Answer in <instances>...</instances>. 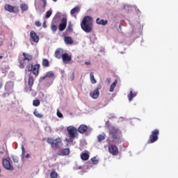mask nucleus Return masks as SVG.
Listing matches in <instances>:
<instances>
[{"mask_svg":"<svg viewBox=\"0 0 178 178\" xmlns=\"http://www.w3.org/2000/svg\"><path fill=\"white\" fill-rule=\"evenodd\" d=\"M108 129L109 131V136L111 137V138H113V143H115V144H119V143L122 142V132H120L118 128L111 126L108 127Z\"/></svg>","mask_w":178,"mask_h":178,"instance_id":"f257e3e1","label":"nucleus"},{"mask_svg":"<svg viewBox=\"0 0 178 178\" xmlns=\"http://www.w3.org/2000/svg\"><path fill=\"white\" fill-rule=\"evenodd\" d=\"M81 27L85 33H91L92 31V18L90 16L84 17L81 22Z\"/></svg>","mask_w":178,"mask_h":178,"instance_id":"f03ea898","label":"nucleus"},{"mask_svg":"<svg viewBox=\"0 0 178 178\" xmlns=\"http://www.w3.org/2000/svg\"><path fill=\"white\" fill-rule=\"evenodd\" d=\"M67 131L68 132L69 138H65L66 141L67 143H73V140L76 137L78 133H77V129L73 126H70L67 128Z\"/></svg>","mask_w":178,"mask_h":178,"instance_id":"7ed1b4c3","label":"nucleus"},{"mask_svg":"<svg viewBox=\"0 0 178 178\" xmlns=\"http://www.w3.org/2000/svg\"><path fill=\"white\" fill-rule=\"evenodd\" d=\"M159 136V129H154L152 131V134L149 136V138L147 141L148 144H152L158 141Z\"/></svg>","mask_w":178,"mask_h":178,"instance_id":"20e7f679","label":"nucleus"},{"mask_svg":"<svg viewBox=\"0 0 178 178\" xmlns=\"http://www.w3.org/2000/svg\"><path fill=\"white\" fill-rule=\"evenodd\" d=\"M47 141L48 144H50L52 148H58V147H59V144L62 143V139H60V138H57L56 139L48 138Z\"/></svg>","mask_w":178,"mask_h":178,"instance_id":"39448f33","label":"nucleus"},{"mask_svg":"<svg viewBox=\"0 0 178 178\" xmlns=\"http://www.w3.org/2000/svg\"><path fill=\"white\" fill-rule=\"evenodd\" d=\"M78 131L81 133V134L86 133V136H88V134L92 131V128L87 127L86 124H81L78 128Z\"/></svg>","mask_w":178,"mask_h":178,"instance_id":"423d86ee","label":"nucleus"},{"mask_svg":"<svg viewBox=\"0 0 178 178\" xmlns=\"http://www.w3.org/2000/svg\"><path fill=\"white\" fill-rule=\"evenodd\" d=\"M10 162H12V160H10V158L7 157L6 159H3V166L5 169L7 170H15V168L10 164Z\"/></svg>","mask_w":178,"mask_h":178,"instance_id":"0eeeda50","label":"nucleus"},{"mask_svg":"<svg viewBox=\"0 0 178 178\" xmlns=\"http://www.w3.org/2000/svg\"><path fill=\"white\" fill-rule=\"evenodd\" d=\"M29 72H32L35 74V76H38L40 73V64H36L33 65V64H30L28 67Z\"/></svg>","mask_w":178,"mask_h":178,"instance_id":"6e6552de","label":"nucleus"},{"mask_svg":"<svg viewBox=\"0 0 178 178\" xmlns=\"http://www.w3.org/2000/svg\"><path fill=\"white\" fill-rule=\"evenodd\" d=\"M29 86L25 88L26 92H31L33 91V85L34 84V78L31 76L29 77L28 81Z\"/></svg>","mask_w":178,"mask_h":178,"instance_id":"1a4fd4ad","label":"nucleus"},{"mask_svg":"<svg viewBox=\"0 0 178 178\" xmlns=\"http://www.w3.org/2000/svg\"><path fill=\"white\" fill-rule=\"evenodd\" d=\"M4 8L7 12H10V13H17L19 12L17 6H10V4H6Z\"/></svg>","mask_w":178,"mask_h":178,"instance_id":"9d476101","label":"nucleus"},{"mask_svg":"<svg viewBox=\"0 0 178 178\" xmlns=\"http://www.w3.org/2000/svg\"><path fill=\"white\" fill-rule=\"evenodd\" d=\"M102 88V86L98 85L97 88L93 91L90 93V95L93 99H97L98 97H99V90Z\"/></svg>","mask_w":178,"mask_h":178,"instance_id":"9b49d317","label":"nucleus"},{"mask_svg":"<svg viewBox=\"0 0 178 178\" xmlns=\"http://www.w3.org/2000/svg\"><path fill=\"white\" fill-rule=\"evenodd\" d=\"M21 149H22L21 159L22 162H24L26 159H29L31 155L29 153L26 154V149H24V145H22Z\"/></svg>","mask_w":178,"mask_h":178,"instance_id":"f8f14e48","label":"nucleus"},{"mask_svg":"<svg viewBox=\"0 0 178 178\" xmlns=\"http://www.w3.org/2000/svg\"><path fill=\"white\" fill-rule=\"evenodd\" d=\"M108 152L112 155H118L119 154V149H118V146L115 145H108Z\"/></svg>","mask_w":178,"mask_h":178,"instance_id":"ddd939ff","label":"nucleus"},{"mask_svg":"<svg viewBox=\"0 0 178 178\" xmlns=\"http://www.w3.org/2000/svg\"><path fill=\"white\" fill-rule=\"evenodd\" d=\"M41 2L43 3V9L47 8V0H35V7L38 12L40 6H41Z\"/></svg>","mask_w":178,"mask_h":178,"instance_id":"4468645a","label":"nucleus"},{"mask_svg":"<svg viewBox=\"0 0 178 178\" xmlns=\"http://www.w3.org/2000/svg\"><path fill=\"white\" fill-rule=\"evenodd\" d=\"M61 59L65 65H67V63L72 61V55H69L67 53H64Z\"/></svg>","mask_w":178,"mask_h":178,"instance_id":"2eb2a0df","label":"nucleus"},{"mask_svg":"<svg viewBox=\"0 0 178 178\" xmlns=\"http://www.w3.org/2000/svg\"><path fill=\"white\" fill-rule=\"evenodd\" d=\"M30 41H33V42H38L40 41V37H38V35L34 31L30 32Z\"/></svg>","mask_w":178,"mask_h":178,"instance_id":"dca6fc26","label":"nucleus"},{"mask_svg":"<svg viewBox=\"0 0 178 178\" xmlns=\"http://www.w3.org/2000/svg\"><path fill=\"white\" fill-rule=\"evenodd\" d=\"M67 24V19L66 18H63L61 19V23L58 26V29L60 31H63L66 29Z\"/></svg>","mask_w":178,"mask_h":178,"instance_id":"f3484780","label":"nucleus"},{"mask_svg":"<svg viewBox=\"0 0 178 178\" xmlns=\"http://www.w3.org/2000/svg\"><path fill=\"white\" fill-rule=\"evenodd\" d=\"M65 53L63 52V49H57L55 51V58H56V59H62V56H63V54Z\"/></svg>","mask_w":178,"mask_h":178,"instance_id":"a211bd4d","label":"nucleus"},{"mask_svg":"<svg viewBox=\"0 0 178 178\" xmlns=\"http://www.w3.org/2000/svg\"><path fill=\"white\" fill-rule=\"evenodd\" d=\"M47 77H49V79H54V77H55V74H54V72L49 71L46 72L45 75L40 79V81H42L43 80H45Z\"/></svg>","mask_w":178,"mask_h":178,"instance_id":"6ab92c4d","label":"nucleus"},{"mask_svg":"<svg viewBox=\"0 0 178 178\" xmlns=\"http://www.w3.org/2000/svg\"><path fill=\"white\" fill-rule=\"evenodd\" d=\"M79 12H80V7L76 6L70 10V15L71 16H72V17H75L76 19L77 17V13H79Z\"/></svg>","mask_w":178,"mask_h":178,"instance_id":"aec40b11","label":"nucleus"},{"mask_svg":"<svg viewBox=\"0 0 178 178\" xmlns=\"http://www.w3.org/2000/svg\"><path fill=\"white\" fill-rule=\"evenodd\" d=\"M81 159H82V161H88V159H90V154H88V152H82L81 154Z\"/></svg>","mask_w":178,"mask_h":178,"instance_id":"412c9836","label":"nucleus"},{"mask_svg":"<svg viewBox=\"0 0 178 178\" xmlns=\"http://www.w3.org/2000/svg\"><path fill=\"white\" fill-rule=\"evenodd\" d=\"M96 23L97 24H100L102 26H106V24H108V20L97 18Z\"/></svg>","mask_w":178,"mask_h":178,"instance_id":"4be33fe9","label":"nucleus"},{"mask_svg":"<svg viewBox=\"0 0 178 178\" xmlns=\"http://www.w3.org/2000/svg\"><path fill=\"white\" fill-rule=\"evenodd\" d=\"M13 81H8L6 83L5 88L6 91H10V90H13Z\"/></svg>","mask_w":178,"mask_h":178,"instance_id":"5701e85b","label":"nucleus"},{"mask_svg":"<svg viewBox=\"0 0 178 178\" xmlns=\"http://www.w3.org/2000/svg\"><path fill=\"white\" fill-rule=\"evenodd\" d=\"M64 41L65 44H67V45H72V44H73V39H72V38L69 36L65 37Z\"/></svg>","mask_w":178,"mask_h":178,"instance_id":"b1692460","label":"nucleus"},{"mask_svg":"<svg viewBox=\"0 0 178 178\" xmlns=\"http://www.w3.org/2000/svg\"><path fill=\"white\" fill-rule=\"evenodd\" d=\"M23 56H24L23 59L24 60L30 61L33 59V56H31V54H29L27 53H23Z\"/></svg>","mask_w":178,"mask_h":178,"instance_id":"393cba45","label":"nucleus"},{"mask_svg":"<svg viewBox=\"0 0 178 178\" xmlns=\"http://www.w3.org/2000/svg\"><path fill=\"white\" fill-rule=\"evenodd\" d=\"M20 9L22 10V13L27 12V10H29V5H27L25 3H23L20 5Z\"/></svg>","mask_w":178,"mask_h":178,"instance_id":"a878e982","label":"nucleus"},{"mask_svg":"<svg viewBox=\"0 0 178 178\" xmlns=\"http://www.w3.org/2000/svg\"><path fill=\"white\" fill-rule=\"evenodd\" d=\"M70 154V149L69 148L63 149L61 151V154H59V155H62L63 156H65L66 155H69Z\"/></svg>","mask_w":178,"mask_h":178,"instance_id":"bb28decb","label":"nucleus"},{"mask_svg":"<svg viewBox=\"0 0 178 178\" xmlns=\"http://www.w3.org/2000/svg\"><path fill=\"white\" fill-rule=\"evenodd\" d=\"M118 85V79H115V81L110 86V92H113L115 87Z\"/></svg>","mask_w":178,"mask_h":178,"instance_id":"cd10ccee","label":"nucleus"},{"mask_svg":"<svg viewBox=\"0 0 178 178\" xmlns=\"http://www.w3.org/2000/svg\"><path fill=\"white\" fill-rule=\"evenodd\" d=\"M90 79L92 84H97V79L94 77V72L90 73Z\"/></svg>","mask_w":178,"mask_h":178,"instance_id":"c85d7f7f","label":"nucleus"},{"mask_svg":"<svg viewBox=\"0 0 178 178\" xmlns=\"http://www.w3.org/2000/svg\"><path fill=\"white\" fill-rule=\"evenodd\" d=\"M136 96L137 92H133V90H131L129 95H128L129 101H132L133 98Z\"/></svg>","mask_w":178,"mask_h":178,"instance_id":"c756f323","label":"nucleus"},{"mask_svg":"<svg viewBox=\"0 0 178 178\" xmlns=\"http://www.w3.org/2000/svg\"><path fill=\"white\" fill-rule=\"evenodd\" d=\"M105 138H106V135L104 133L99 134L97 136V140L99 143H101V141H103V140H105Z\"/></svg>","mask_w":178,"mask_h":178,"instance_id":"7c9ffc66","label":"nucleus"},{"mask_svg":"<svg viewBox=\"0 0 178 178\" xmlns=\"http://www.w3.org/2000/svg\"><path fill=\"white\" fill-rule=\"evenodd\" d=\"M42 65L44 67H49V61L47 59L44 58V59L42 60Z\"/></svg>","mask_w":178,"mask_h":178,"instance_id":"2f4dec72","label":"nucleus"},{"mask_svg":"<svg viewBox=\"0 0 178 178\" xmlns=\"http://www.w3.org/2000/svg\"><path fill=\"white\" fill-rule=\"evenodd\" d=\"M6 154V156H9V152H8V148L3 147V149L0 151V155Z\"/></svg>","mask_w":178,"mask_h":178,"instance_id":"473e14b6","label":"nucleus"},{"mask_svg":"<svg viewBox=\"0 0 178 178\" xmlns=\"http://www.w3.org/2000/svg\"><path fill=\"white\" fill-rule=\"evenodd\" d=\"M33 115H34L36 118H38L39 119H41V118H42V117L44 116V115H42V114L38 113V112L37 111V110H35V111H33Z\"/></svg>","mask_w":178,"mask_h":178,"instance_id":"72a5a7b5","label":"nucleus"},{"mask_svg":"<svg viewBox=\"0 0 178 178\" xmlns=\"http://www.w3.org/2000/svg\"><path fill=\"white\" fill-rule=\"evenodd\" d=\"M93 165H98L99 163V160L97 159V156H94L91 159Z\"/></svg>","mask_w":178,"mask_h":178,"instance_id":"f704fd0d","label":"nucleus"},{"mask_svg":"<svg viewBox=\"0 0 178 178\" xmlns=\"http://www.w3.org/2000/svg\"><path fill=\"white\" fill-rule=\"evenodd\" d=\"M58 172H56V171H52L51 173H50V177L51 178H58Z\"/></svg>","mask_w":178,"mask_h":178,"instance_id":"c9c22d12","label":"nucleus"},{"mask_svg":"<svg viewBox=\"0 0 178 178\" xmlns=\"http://www.w3.org/2000/svg\"><path fill=\"white\" fill-rule=\"evenodd\" d=\"M124 9H125L127 12H130L132 9V7L129 4H126L124 6Z\"/></svg>","mask_w":178,"mask_h":178,"instance_id":"e433bc0d","label":"nucleus"},{"mask_svg":"<svg viewBox=\"0 0 178 178\" xmlns=\"http://www.w3.org/2000/svg\"><path fill=\"white\" fill-rule=\"evenodd\" d=\"M52 15V10H49L46 13V19H49Z\"/></svg>","mask_w":178,"mask_h":178,"instance_id":"4c0bfd02","label":"nucleus"},{"mask_svg":"<svg viewBox=\"0 0 178 178\" xmlns=\"http://www.w3.org/2000/svg\"><path fill=\"white\" fill-rule=\"evenodd\" d=\"M24 62L25 60L24 59L19 60V67L20 69H24Z\"/></svg>","mask_w":178,"mask_h":178,"instance_id":"58836bf2","label":"nucleus"},{"mask_svg":"<svg viewBox=\"0 0 178 178\" xmlns=\"http://www.w3.org/2000/svg\"><path fill=\"white\" fill-rule=\"evenodd\" d=\"M33 106H40V101L38 99L33 100Z\"/></svg>","mask_w":178,"mask_h":178,"instance_id":"ea45409f","label":"nucleus"},{"mask_svg":"<svg viewBox=\"0 0 178 178\" xmlns=\"http://www.w3.org/2000/svg\"><path fill=\"white\" fill-rule=\"evenodd\" d=\"M44 130L45 131H47V133H51V131H52V128L49 126H47L45 127Z\"/></svg>","mask_w":178,"mask_h":178,"instance_id":"a19ab883","label":"nucleus"},{"mask_svg":"<svg viewBox=\"0 0 178 178\" xmlns=\"http://www.w3.org/2000/svg\"><path fill=\"white\" fill-rule=\"evenodd\" d=\"M12 159L15 163H17V162H19V158H17V156H12Z\"/></svg>","mask_w":178,"mask_h":178,"instance_id":"79ce46f5","label":"nucleus"},{"mask_svg":"<svg viewBox=\"0 0 178 178\" xmlns=\"http://www.w3.org/2000/svg\"><path fill=\"white\" fill-rule=\"evenodd\" d=\"M74 72H72V74L69 78L70 81H74Z\"/></svg>","mask_w":178,"mask_h":178,"instance_id":"37998d69","label":"nucleus"},{"mask_svg":"<svg viewBox=\"0 0 178 178\" xmlns=\"http://www.w3.org/2000/svg\"><path fill=\"white\" fill-rule=\"evenodd\" d=\"M57 30H58V27L56 25H52L51 26V31L54 33H56Z\"/></svg>","mask_w":178,"mask_h":178,"instance_id":"c03bdc74","label":"nucleus"},{"mask_svg":"<svg viewBox=\"0 0 178 178\" xmlns=\"http://www.w3.org/2000/svg\"><path fill=\"white\" fill-rule=\"evenodd\" d=\"M64 129L65 127L63 126H60L56 129V131H62Z\"/></svg>","mask_w":178,"mask_h":178,"instance_id":"a18cd8bd","label":"nucleus"},{"mask_svg":"<svg viewBox=\"0 0 178 178\" xmlns=\"http://www.w3.org/2000/svg\"><path fill=\"white\" fill-rule=\"evenodd\" d=\"M57 116L58 118H63V114H62V113L59 112V110L57 111Z\"/></svg>","mask_w":178,"mask_h":178,"instance_id":"49530a36","label":"nucleus"},{"mask_svg":"<svg viewBox=\"0 0 178 178\" xmlns=\"http://www.w3.org/2000/svg\"><path fill=\"white\" fill-rule=\"evenodd\" d=\"M35 26H37V27H40V26H41V22H40V21H36V22H35Z\"/></svg>","mask_w":178,"mask_h":178,"instance_id":"de8ad7c7","label":"nucleus"},{"mask_svg":"<svg viewBox=\"0 0 178 178\" xmlns=\"http://www.w3.org/2000/svg\"><path fill=\"white\" fill-rule=\"evenodd\" d=\"M73 26V25L72 24V23H69L68 24V30H72V27Z\"/></svg>","mask_w":178,"mask_h":178,"instance_id":"09e8293b","label":"nucleus"},{"mask_svg":"<svg viewBox=\"0 0 178 178\" xmlns=\"http://www.w3.org/2000/svg\"><path fill=\"white\" fill-rule=\"evenodd\" d=\"M85 64H86L87 66H90V65H91V63H90V62H86Z\"/></svg>","mask_w":178,"mask_h":178,"instance_id":"8fccbe9b","label":"nucleus"},{"mask_svg":"<svg viewBox=\"0 0 178 178\" xmlns=\"http://www.w3.org/2000/svg\"><path fill=\"white\" fill-rule=\"evenodd\" d=\"M42 26L45 29V27H47V22H44Z\"/></svg>","mask_w":178,"mask_h":178,"instance_id":"3c124183","label":"nucleus"},{"mask_svg":"<svg viewBox=\"0 0 178 178\" xmlns=\"http://www.w3.org/2000/svg\"><path fill=\"white\" fill-rule=\"evenodd\" d=\"M2 88V83L0 82V88Z\"/></svg>","mask_w":178,"mask_h":178,"instance_id":"603ef678","label":"nucleus"},{"mask_svg":"<svg viewBox=\"0 0 178 178\" xmlns=\"http://www.w3.org/2000/svg\"><path fill=\"white\" fill-rule=\"evenodd\" d=\"M59 15H60V13H58L56 14V16H59Z\"/></svg>","mask_w":178,"mask_h":178,"instance_id":"864d4df0","label":"nucleus"},{"mask_svg":"<svg viewBox=\"0 0 178 178\" xmlns=\"http://www.w3.org/2000/svg\"><path fill=\"white\" fill-rule=\"evenodd\" d=\"M107 81H111V79H107Z\"/></svg>","mask_w":178,"mask_h":178,"instance_id":"5fc2aeb1","label":"nucleus"},{"mask_svg":"<svg viewBox=\"0 0 178 178\" xmlns=\"http://www.w3.org/2000/svg\"><path fill=\"white\" fill-rule=\"evenodd\" d=\"M3 58V56H0V59H2Z\"/></svg>","mask_w":178,"mask_h":178,"instance_id":"6e6d98bb","label":"nucleus"},{"mask_svg":"<svg viewBox=\"0 0 178 178\" xmlns=\"http://www.w3.org/2000/svg\"><path fill=\"white\" fill-rule=\"evenodd\" d=\"M54 1V2H56V1H58V0H53Z\"/></svg>","mask_w":178,"mask_h":178,"instance_id":"4d7b16f0","label":"nucleus"},{"mask_svg":"<svg viewBox=\"0 0 178 178\" xmlns=\"http://www.w3.org/2000/svg\"><path fill=\"white\" fill-rule=\"evenodd\" d=\"M79 169H81V167H79Z\"/></svg>","mask_w":178,"mask_h":178,"instance_id":"13d9d810","label":"nucleus"}]
</instances>
